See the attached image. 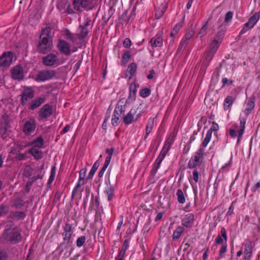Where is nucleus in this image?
<instances>
[{
	"label": "nucleus",
	"instance_id": "c9c22d12",
	"mask_svg": "<svg viewBox=\"0 0 260 260\" xmlns=\"http://www.w3.org/2000/svg\"><path fill=\"white\" fill-rule=\"evenodd\" d=\"M176 196L177 198V201L179 203L183 204L185 202V197L182 189H177L176 191Z\"/></svg>",
	"mask_w": 260,
	"mask_h": 260
},
{
	"label": "nucleus",
	"instance_id": "f03ea898",
	"mask_svg": "<svg viewBox=\"0 0 260 260\" xmlns=\"http://www.w3.org/2000/svg\"><path fill=\"white\" fill-rule=\"evenodd\" d=\"M239 124L235 123L229 130V135L232 138L237 137V145H239L245 129L246 119L244 118L239 119Z\"/></svg>",
	"mask_w": 260,
	"mask_h": 260
},
{
	"label": "nucleus",
	"instance_id": "5fc2aeb1",
	"mask_svg": "<svg viewBox=\"0 0 260 260\" xmlns=\"http://www.w3.org/2000/svg\"><path fill=\"white\" fill-rule=\"evenodd\" d=\"M215 53H213V52L211 51V50H207L206 52H205V58L206 60H207L208 61H210L213 56H214Z\"/></svg>",
	"mask_w": 260,
	"mask_h": 260
},
{
	"label": "nucleus",
	"instance_id": "3c124183",
	"mask_svg": "<svg viewBox=\"0 0 260 260\" xmlns=\"http://www.w3.org/2000/svg\"><path fill=\"white\" fill-rule=\"evenodd\" d=\"M166 8L165 7L161 8H158L156 10L155 14V18L157 19H160L164 15V12L166 11Z\"/></svg>",
	"mask_w": 260,
	"mask_h": 260
},
{
	"label": "nucleus",
	"instance_id": "6ab92c4d",
	"mask_svg": "<svg viewBox=\"0 0 260 260\" xmlns=\"http://www.w3.org/2000/svg\"><path fill=\"white\" fill-rule=\"evenodd\" d=\"M74 8L79 11H82L83 9L90 8L88 0H74L73 3Z\"/></svg>",
	"mask_w": 260,
	"mask_h": 260
},
{
	"label": "nucleus",
	"instance_id": "f704fd0d",
	"mask_svg": "<svg viewBox=\"0 0 260 260\" xmlns=\"http://www.w3.org/2000/svg\"><path fill=\"white\" fill-rule=\"evenodd\" d=\"M63 35L68 39L71 40L73 43L77 44V39L75 37L74 35L72 34L69 30L66 29L63 32Z\"/></svg>",
	"mask_w": 260,
	"mask_h": 260
},
{
	"label": "nucleus",
	"instance_id": "6e6d98bb",
	"mask_svg": "<svg viewBox=\"0 0 260 260\" xmlns=\"http://www.w3.org/2000/svg\"><path fill=\"white\" fill-rule=\"evenodd\" d=\"M85 183L86 181L84 178V176L79 175L78 181L75 186H76V188H80Z\"/></svg>",
	"mask_w": 260,
	"mask_h": 260
},
{
	"label": "nucleus",
	"instance_id": "c03bdc74",
	"mask_svg": "<svg viewBox=\"0 0 260 260\" xmlns=\"http://www.w3.org/2000/svg\"><path fill=\"white\" fill-rule=\"evenodd\" d=\"M114 151V148L113 147L106 149V153L107 154V156L105 158V162L110 164V162L113 156Z\"/></svg>",
	"mask_w": 260,
	"mask_h": 260
},
{
	"label": "nucleus",
	"instance_id": "8fccbe9b",
	"mask_svg": "<svg viewBox=\"0 0 260 260\" xmlns=\"http://www.w3.org/2000/svg\"><path fill=\"white\" fill-rule=\"evenodd\" d=\"M151 94V90L147 87L143 88L140 91V95L143 98H146Z\"/></svg>",
	"mask_w": 260,
	"mask_h": 260
},
{
	"label": "nucleus",
	"instance_id": "338daca9",
	"mask_svg": "<svg viewBox=\"0 0 260 260\" xmlns=\"http://www.w3.org/2000/svg\"><path fill=\"white\" fill-rule=\"evenodd\" d=\"M132 45L131 40L127 38L124 40L123 42V46L125 48H129Z\"/></svg>",
	"mask_w": 260,
	"mask_h": 260
},
{
	"label": "nucleus",
	"instance_id": "7c9ffc66",
	"mask_svg": "<svg viewBox=\"0 0 260 260\" xmlns=\"http://www.w3.org/2000/svg\"><path fill=\"white\" fill-rule=\"evenodd\" d=\"M234 102V99L232 96L228 95L224 99L223 103V108L224 110L231 109V107Z\"/></svg>",
	"mask_w": 260,
	"mask_h": 260
},
{
	"label": "nucleus",
	"instance_id": "a18cd8bd",
	"mask_svg": "<svg viewBox=\"0 0 260 260\" xmlns=\"http://www.w3.org/2000/svg\"><path fill=\"white\" fill-rule=\"evenodd\" d=\"M99 166V162L97 160L93 165L88 176V179H92Z\"/></svg>",
	"mask_w": 260,
	"mask_h": 260
},
{
	"label": "nucleus",
	"instance_id": "052dcab7",
	"mask_svg": "<svg viewBox=\"0 0 260 260\" xmlns=\"http://www.w3.org/2000/svg\"><path fill=\"white\" fill-rule=\"evenodd\" d=\"M194 31L192 30H189L186 33L185 36L182 38L183 39H185L186 41L188 42L194 35Z\"/></svg>",
	"mask_w": 260,
	"mask_h": 260
},
{
	"label": "nucleus",
	"instance_id": "a211bd4d",
	"mask_svg": "<svg viewBox=\"0 0 260 260\" xmlns=\"http://www.w3.org/2000/svg\"><path fill=\"white\" fill-rule=\"evenodd\" d=\"M123 112V110L122 108L116 107L114 109L111 119V123L113 126H117L120 122V114Z\"/></svg>",
	"mask_w": 260,
	"mask_h": 260
},
{
	"label": "nucleus",
	"instance_id": "09e8293b",
	"mask_svg": "<svg viewBox=\"0 0 260 260\" xmlns=\"http://www.w3.org/2000/svg\"><path fill=\"white\" fill-rule=\"evenodd\" d=\"M182 23H178L176 24L173 28V30L170 34V36L172 37H174L178 32V31L182 28Z\"/></svg>",
	"mask_w": 260,
	"mask_h": 260
},
{
	"label": "nucleus",
	"instance_id": "4d7b16f0",
	"mask_svg": "<svg viewBox=\"0 0 260 260\" xmlns=\"http://www.w3.org/2000/svg\"><path fill=\"white\" fill-rule=\"evenodd\" d=\"M187 44L188 42L186 41L185 39H182L178 46V51H181V50L184 49Z\"/></svg>",
	"mask_w": 260,
	"mask_h": 260
},
{
	"label": "nucleus",
	"instance_id": "ea45409f",
	"mask_svg": "<svg viewBox=\"0 0 260 260\" xmlns=\"http://www.w3.org/2000/svg\"><path fill=\"white\" fill-rule=\"evenodd\" d=\"M221 42H220L217 40L213 39V41L211 43L209 46V50H211V51L215 53L217 51L219 47V44Z\"/></svg>",
	"mask_w": 260,
	"mask_h": 260
},
{
	"label": "nucleus",
	"instance_id": "de8ad7c7",
	"mask_svg": "<svg viewBox=\"0 0 260 260\" xmlns=\"http://www.w3.org/2000/svg\"><path fill=\"white\" fill-rule=\"evenodd\" d=\"M252 245H247L244 250V258L245 259H248L252 254Z\"/></svg>",
	"mask_w": 260,
	"mask_h": 260
},
{
	"label": "nucleus",
	"instance_id": "7ed1b4c3",
	"mask_svg": "<svg viewBox=\"0 0 260 260\" xmlns=\"http://www.w3.org/2000/svg\"><path fill=\"white\" fill-rule=\"evenodd\" d=\"M39 38L38 51L44 54H47L49 51V24L46 23V27L42 28Z\"/></svg>",
	"mask_w": 260,
	"mask_h": 260
},
{
	"label": "nucleus",
	"instance_id": "0e129e2a",
	"mask_svg": "<svg viewBox=\"0 0 260 260\" xmlns=\"http://www.w3.org/2000/svg\"><path fill=\"white\" fill-rule=\"evenodd\" d=\"M8 257V254L4 249L0 248V260H6Z\"/></svg>",
	"mask_w": 260,
	"mask_h": 260
},
{
	"label": "nucleus",
	"instance_id": "bb28decb",
	"mask_svg": "<svg viewBox=\"0 0 260 260\" xmlns=\"http://www.w3.org/2000/svg\"><path fill=\"white\" fill-rule=\"evenodd\" d=\"M39 119L43 120L49 116V104H46L39 112Z\"/></svg>",
	"mask_w": 260,
	"mask_h": 260
},
{
	"label": "nucleus",
	"instance_id": "680f3d73",
	"mask_svg": "<svg viewBox=\"0 0 260 260\" xmlns=\"http://www.w3.org/2000/svg\"><path fill=\"white\" fill-rule=\"evenodd\" d=\"M219 129V126L217 123L213 122L212 125L210 128L207 131V133H210L212 135L213 132L217 131Z\"/></svg>",
	"mask_w": 260,
	"mask_h": 260
},
{
	"label": "nucleus",
	"instance_id": "412c9836",
	"mask_svg": "<svg viewBox=\"0 0 260 260\" xmlns=\"http://www.w3.org/2000/svg\"><path fill=\"white\" fill-rule=\"evenodd\" d=\"M233 164V157L231 156L229 161L224 164L219 170L217 176L218 177L223 178L224 174L228 173L230 171V168L232 167Z\"/></svg>",
	"mask_w": 260,
	"mask_h": 260
},
{
	"label": "nucleus",
	"instance_id": "39448f33",
	"mask_svg": "<svg viewBox=\"0 0 260 260\" xmlns=\"http://www.w3.org/2000/svg\"><path fill=\"white\" fill-rule=\"evenodd\" d=\"M205 152L202 149H199L189 159L187 168L189 169H194L200 166L204 161Z\"/></svg>",
	"mask_w": 260,
	"mask_h": 260
},
{
	"label": "nucleus",
	"instance_id": "5701e85b",
	"mask_svg": "<svg viewBox=\"0 0 260 260\" xmlns=\"http://www.w3.org/2000/svg\"><path fill=\"white\" fill-rule=\"evenodd\" d=\"M255 106V101L254 99L250 98L245 103V108L244 110V113L248 116L252 111Z\"/></svg>",
	"mask_w": 260,
	"mask_h": 260
},
{
	"label": "nucleus",
	"instance_id": "cd10ccee",
	"mask_svg": "<svg viewBox=\"0 0 260 260\" xmlns=\"http://www.w3.org/2000/svg\"><path fill=\"white\" fill-rule=\"evenodd\" d=\"M154 126V118H150L147 122L146 126V134L144 137V139L145 140L148 137L149 135L151 133Z\"/></svg>",
	"mask_w": 260,
	"mask_h": 260
},
{
	"label": "nucleus",
	"instance_id": "a878e982",
	"mask_svg": "<svg viewBox=\"0 0 260 260\" xmlns=\"http://www.w3.org/2000/svg\"><path fill=\"white\" fill-rule=\"evenodd\" d=\"M227 241L226 232L224 228H222L220 231V234L215 239L216 244H221L226 243Z\"/></svg>",
	"mask_w": 260,
	"mask_h": 260
},
{
	"label": "nucleus",
	"instance_id": "9b49d317",
	"mask_svg": "<svg viewBox=\"0 0 260 260\" xmlns=\"http://www.w3.org/2000/svg\"><path fill=\"white\" fill-rule=\"evenodd\" d=\"M35 95V92L33 89L30 87H24L22 93L20 95L21 104L23 106L26 103L32 99Z\"/></svg>",
	"mask_w": 260,
	"mask_h": 260
},
{
	"label": "nucleus",
	"instance_id": "20e7f679",
	"mask_svg": "<svg viewBox=\"0 0 260 260\" xmlns=\"http://www.w3.org/2000/svg\"><path fill=\"white\" fill-rule=\"evenodd\" d=\"M171 147L165 144H164V146L158 155L157 158L155 159L153 165V167L150 172V176L151 178H153L155 175L156 174L158 170L160 168V165L162 161V160L165 158L167 153L170 150Z\"/></svg>",
	"mask_w": 260,
	"mask_h": 260
},
{
	"label": "nucleus",
	"instance_id": "4c0bfd02",
	"mask_svg": "<svg viewBox=\"0 0 260 260\" xmlns=\"http://www.w3.org/2000/svg\"><path fill=\"white\" fill-rule=\"evenodd\" d=\"M212 137V135L210 133H207L206 134V137L202 143V145L200 146L199 149H202L203 152H205V147L207 146L209 142L210 141Z\"/></svg>",
	"mask_w": 260,
	"mask_h": 260
},
{
	"label": "nucleus",
	"instance_id": "2f4dec72",
	"mask_svg": "<svg viewBox=\"0 0 260 260\" xmlns=\"http://www.w3.org/2000/svg\"><path fill=\"white\" fill-rule=\"evenodd\" d=\"M29 153L31 154L36 159H40L43 157V153L40 149L31 148L29 150Z\"/></svg>",
	"mask_w": 260,
	"mask_h": 260
},
{
	"label": "nucleus",
	"instance_id": "f3484780",
	"mask_svg": "<svg viewBox=\"0 0 260 260\" xmlns=\"http://www.w3.org/2000/svg\"><path fill=\"white\" fill-rule=\"evenodd\" d=\"M11 76L14 79L22 80L23 79V69L21 64L17 65L12 69Z\"/></svg>",
	"mask_w": 260,
	"mask_h": 260
},
{
	"label": "nucleus",
	"instance_id": "1a4fd4ad",
	"mask_svg": "<svg viewBox=\"0 0 260 260\" xmlns=\"http://www.w3.org/2000/svg\"><path fill=\"white\" fill-rule=\"evenodd\" d=\"M259 19L260 12L255 13L249 18L248 21L244 24L242 28L240 31V35H243L245 34L248 30L252 28L258 21Z\"/></svg>",
	"mask_w": 260,
	"mask_h": 260
},
{
	"label": "nucleus",
	"instance_id": "c756f323",
	"mask_svg": "<svg viewBox=\"0 0 260 260\" xmlns=\"http://www.w3.org/2000/svg\"><path fill=\"white\" fill-rule=\"evenodd\" d=\"M29 144L33 145L32 148L40 149L44 144V139L42 136H39L30 142Z\"/></svg>",
	"mask_w": 260,
	"mask_h": 260
},
{
	"label": "nucleus",
	"instance_id": "ddd939ff",
	"mask_svg": "<svg viewBox=\"0 0 260 260\" xmlns=\"http://www.w3.org/2000/svg\"><path fill=\"white\" fill-rule=\"evenodd\" d=\"M137 109L132 108L123 117V121L126 125H129L137 120L139 116L136 115Z\"/></svg>",
	"mask_w": 260,
	"mask_h": 260
},
{
	"label": "nucleus",
	"instance_id": "c85d7f7f",
	"mask_svg": "<svg viewBox=\"0 0 260 260\" xmlns=\"http://www.w3.org/2000/svg\"><path fill=\"white\" fill-rule=\"evenodd\" d=\"M63 62L60 60L56 55L50 53V66L57 67Z\"/></svg>",
	"mask_w": 260,
	"mask_h": 260
},
{
	"label": "nucleus",
	"instance_id": "37998d69",
	"mask_svg": "<svg viewBox=\"0 0 260 260\" xmlns=\"http://www.w3.org/2000/svg\"><path fill=\"white\" fill-rule=\"evenodd\" d=\"M176 134L174 132L171 133L169 137L166 139L164 144L172 146L175 140Z\"/></svg>",
	"mask_w": 260,
	"mask_h": 260
},
{
	"label": "nucleus",
	"instance_id": "a19ab883",
	"mask_svg": "<svg viewBox=\"0 0 260 260\" xmlns=\"http://www.w3.org/2000/svg\"><path fill=\"white\" fill-rule=\"evenodd\" d=\"M184 228L183 226H178L173 233V239H178L179 238L181 234L184 232Z\"/></svg>",
	"mask_w": 260,
	"mask_h": 260
},
{
	"label": "nucleus",
	"instance_id": "393cba45",
	"mask_svg": "<svg viewBox=\"0 0 260 260\" xmlns=\"http://www.w3.org/2000/svg\"><path fill=\"white\" fill-rule=\"evenodd\" d=\"M139 87V85L137 84L136 81H133L129 86V99H135L136 93L137 92V89Z\"/></svg>",
	"mask_w": 260,
	"mask_h": 260
},
{
	"label": "nucleus",
	"instance_id": "603ef678",
	"mask_svg": "<svg viewBox=\"0 0 260 260\" xmlns=\"http://www.w3.org/2000/svg\"><path fill=\"white\" fill-rule=\"evenodd\" d=\"M24 205V202L20 198L16 199L14 202V206L16 208H21Z\"/></svg>",
	"mask_w": 260,
	"mask_h": 260
},
{
	"label": "nucleus",
	"instance_id": "4468645a",
	"mask_svg": "<svg viewBox=\"0 0 260 260\" xmlns=\"http://www.w3.org/2000/svg\"><path fill=\"white\" fill-rule=\"evenodd\" d=\"M36 122L34 119L26 121L23 126V132L26 135L29 136L34 133L36 128Z\"/></svg>",
	"mask_w": 260,
	"mask_h": 260
},
{
	"label": "nucleus",
	"instance_id": "774afa93",
	"mask_svg": "<svg viewBox=\"0 0 260 260\" xmlns=\"http://www.w3.org/2000/svg\"><path fill=\"white\" fill-rule=\"evenodd\" d=\"M227 245H222V247H221L220 251H219V257L222 258L223 257L224 254L226 251V247Z\"/></svg>",
	"mask_w": 260,
	"mask_h": 260
},
{
	"label": "nucleus",
	"instance_id": "864d4df0",
	"mask_svg": "<svg viewBox=\"0 0 260 260\" xmlns=\"http://www.w3.org/2000/svg\"><path fill=\"white\" fill-rule=\"evenodd\" d=\"M225 30L223 29H222L221 30H219L216 34L214 40H217L220 42H221L222 39H223L224 34H225Z\"/></svg>",
	"mask_w": 260,
	"mask_h": 260
},
{
	"label": "nucleus",
	"instance_id": "69168bd1",
	"mask_svg": "<svg viewBox=\"0 0 260 260\" xmlns=\"http://www.w3.org/2000/svg\"><path fill=\"white\" fill-rule=\"evenodd\" d=\"M193 179L195 183L199 181V173L197 169H194L192 172Z\"/></svg>",
	"mask_w": 260,
	"mask_h": 260
},
{
	"label": "nucleus",
	"instance_id": "b1692460",
	"mask_svg": "<svg viewBox=\"0 0 260 260\" xmlns=\"http://www.w3.org/2000/svg\"><path fill=\"white\" fill-rule=\"evenodd\" d=\"M137 69V65L135 62L131 63L128 66L126 72V76L129 80L132 79L135 74Z\"/></svg>",
	"mask_w": 260,
	"mask_h": 260
},
{
	"label": "nucleus",
	"instance_id": "dca6fc26",
	"mask_svg": "<svg viewBox=\"0 0 260 260\" xmlns=\"http://www.w3.org/2000/svg\"><path fill=\"white\" fill-rule=\"evenodd\" d=\"M162 31H159L150 41L149 43L153 48L161 47L163 45Z\"/></svg>",
	"mask_w": 260,
	"mask_h": 260
},
{
	"label": "nucleus",
	"instance_id": "e433bc0d",
	"mask_svg": "<svg viewBox=\"0 0 260 260\" xmlns=\"http://www.w3.org/2000/svg\"><path fill=\"white\" fill-rule=\"evenodd\" d=\"M128 248V245H123L121 249L120 250L115 260H123L124 256L125 254L126 251Z\"/></svg>",
	"mask_w": 260,
	"mask_h": 260
},
{
	"label": "nucleus",
	"instance_id": "79ce46f5",
	"mask_svg": "<svg viewBox=\"0 0 260 260\" xmlns=\"http://www.w3.org/2000/svg\"><path fill=\"white\" fill-rule=\"evenodd\" d=\"M131 58V52L128 50L124 51L123 54L122 56L121 63L122 64H125L129 61Z\"/></svg>",
	"mask_w": 260,
	"mask_h": 260
},
{
	"label": "nucleus",
	"instance_id": "aec40b11",
	"mask_svg": "<svg viewBox=\"0 0 260 260\" xmlns=\"http://www.w3.org/2000/svg\"><path fill=\"white\" fill-rule=\"evenodd\" d=\"M45 102V98L43 97H39L35 98L31 100L29 104L28 109L29 110H34L36 108L40 107L42 104Z\"/></svg>",
	"mask_w": 260,
	"mask_h": 260
},
{
	"label": "nucleus",
	"instance_id": "f257e3e1",
	"mask_svg": "<svg viewBox=\"0 0 260 260\" xmlns=\"http://www.w3.org/2000/svg\"><path fill=\"white\" fill-rule=\"evenodd\" d=\"M2 236L6 241L15 243L21 242L22 238L20 231L14 228V224L12 221L7 222Z\"/></svg>",
	"mask_w": 260,
	"mask_h": 260
},
{
	"label": "nucleus",
	"instance_id": "4be33fe9",
	"mask_svg": "<svg viewBox=\"0 0 260 260\" xmlns=\"http://www.w3.org/2000/svg\"><path fill=\"white\" fill-rule=\"evenodd\" d=\"M34 80L39 82L45 81L49 79V70H43L39 72L38 74L34 77Z\"/></svg>",
	"mask_w": 260,
	"mask_h": 260
},
{
	"label": "nucleus",
	"instance_id": "72a5a7b5",
	"mask_svg": "<svg viewBox=\"0 0 260 260\" xmlns=\"http://www.w3.org/2000/svg\"><path fill=\"white\" fill-rule=\"evenodd\" d=\"M26 217L25 213L23 211H16L12 212L9 216L10 218L17 220L24 219Z\"/></svg>",
	"mask_w": 260,
	"mask_h": 260
},
{
	"label": "nucleus",
	"instance_id": "58836bf2",
	"mask_svg": "<svg viewBox=\"0 0 260 260\" xmlns=\"http://www.w3.org/2000/svg\"><path fill=\"white\" fill-rule=\"evenodd\" d=\"M208 24V21H205L203 23L202 27L198 32V36L200 37V38H203L206 34Z\"/></svg>",
	"mask_w": 260,
	"mask_h": 260
},
{
	"label": "nucleus",
	"instance_id": "f8f14e48",
	"mask_svg": "<svg viewBox=\"0 0 260 260\" xmlns=\"http://www.w3.org/2000/svg\"><path fill=\"white\" fill-rule=\"evenodd\" d=\"M182 226L184 228H191L194 224V215L192 213H187L183 214L181 218Z\"/></svg>",
	"mask_w": 260,
	"mask_h": 260
},
{
	"label": "nucleus",
	"instance_id": "0eeeda50",
	"mask_svg": "<svg viewBox=\"0 0 260 260\" xmlns=\"http://www.w3.org/2000/svg\"><path fill=\"white\" fill-rule=\"evenodd\" d=\"M62 236L63 237L62 244L72 243L74 240V235L72 224L67 222L62 228Z\"/></svg>",
	"mask_w": 260,
	"mask_h": 260
},
{
	"label": "nucleus",
	"instance_id": "9d476101",
	"mask_svg": "<svg viewBox=\"0 0 260 260\" xmlns=\"http://www.w3.org/2000/svg\"><path fill=\"white\" fill-rule=\"evenodd\" d=\"M90 19L88 17H84V22L83 24L80 25L77 29L76 35L77 36L78 39L82 40L85 38L88 34V26L89 25Z\"/></svg>",
	"mask_w": 260,
	"mask_h": 260
},
{
	"label": "nucleus",
	"instance_id": "6e6552de",
	"mask_svg": "<svg viewBox=\"0 0 260 260\" xmlns=\"http://www.w3.org/2000/svg\"><path fill=\"white\" fill-rule=\"evenodd\" d=\"M11 127L9 118L8 115H3L0 122V135L3 140H7L9 138L8 132Z\"/></svg>",
	"mask_w": 260,
	"mask_h": 260
},
{
	"label": "nucleus",
	"instance_id": "13d9d810",
	"mask_svg": "<svg viewBox=\"0 0 260 260\" xmlns=\"http://www.w3.org/2000/svg\"><path fill=\"white\" fill-rule=\"evenodd\" d=\"M233 17V13L232 11L228 12L225 15L224 22L229 23L232 19Z\"/></svg>",
	"mask_w": 260,
	"mask_h": 260
},
{
	"label": "nucleus",
	"instance_id": "2eb2a0df",
	"mask_svg": "<svg viewBox=\"0 0 260 260\" xmlns=\"http://www.w3.org/2000/svg\"><path fill=\"white\" fill-rule=\"evenodd\" d=\"M57 48L61 53L67 56H69L71 54V46L69 43L64 40H59Z\"/></svg>",
	"mask_w": 260,
	"mask_h": 260
},
{
	"label": "nucleus",
	"instance_id": "49530a36",
	"mask_svg": "<svg viewBox=\"0 0 260 260\" xmlns=\"http://www.w3.org/2000/svg\"><path fill=\"white\" fill-rule=\"evenodd\" d=\"M9 206L5 204H2L0 205V217L6 215L9 211Z\"/></svg>",
	"mask_w": 260,
	"mask_h": 260
},
{
	"label": "nucleus",
	"instance_id": "473e14b6",
	"mask_svg": "<svg viewBox=\"0 0 260 260\" xmlns=\"http://www.w3.org/2000/svg\"><path fill=\"white\" fill-rule=\"evenodd\" d=\"M105 193L107 195L108 200L110 201L112 200L114 196V189L112 185H109L107 186L104 191Z\"/></svg>",
	"mask_w": 260,
	"mask_h": 260
},
{
	"label": "nucleus",
	"instance_id": "bf43d9fd",
	"mask_svg": "<svg viewBox=\"0 0 260 260\" xmlns=\"http://www.w3.org/2000/svg\"><path fill=\"white\" fill-rule=\"evenodd\" d=\"M109 165V164H107V163H106L104 162V164L102 168L101 169V170L99 171V172L98 173V177L99 178L103 177L104 174Z\"/></svg>",
	"mask_w": 260,
	"mask_h": 260
},
{
	"label": "nucleus",
	"instance_id": "e2e57ef3",
	"mask_svg": "<svg viewBox=\"0 0 260 260\" xmlns=\"http://www.w3.org/2000/svg\"><path fill=\"white\" fill-rule=\"evenodd\" d=\"M56 174V167L55 166L52 167L51 169V173L50 175V184H51L54 179Z\"/></svg>",
	"mask_w": 260,
	"mask_h": 260
},
{
	"label": "nucleus",
	"instance_id": "423d86ee",
	"mask_svg": "<svg viewBox=\"0 0 260 260\" xmlns=\"http://www.w3.org/2000/svg\"><path fill=\"white\" fill-rule=\"evenodd\" d=\"M15 54L12 51H5L0 56V69L4 71L13 63Z\"/></svg>",
	"mask_w": 260,
	"mask_h": 260
}]
</instances>
